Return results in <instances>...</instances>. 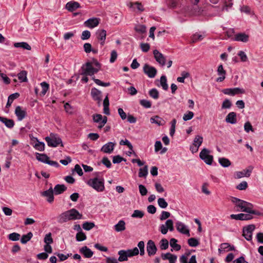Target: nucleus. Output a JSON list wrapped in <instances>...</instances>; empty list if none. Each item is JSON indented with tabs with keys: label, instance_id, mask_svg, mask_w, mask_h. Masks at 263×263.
Instances as JSON below:
<instances>
[{
	"label": "nucleus",
	"instance_id": "f704fd0d",
	"mask_svg": "<svg viewBox=\"0 0 263 263\" xmlns=\"http://www.w3.org/2000/svg\"><path fill=\"white\" fill-rule=\"evenodd\" d=\"M119 257L118 259L119 261H126L128 260V256L127 255L126 252L124 250H121L118 251V253Z\"/></svg>",
	"mask_w": 263,
	"mask_h": 263
},
{
	"label": "nucleus",
	"instance_id": "f8f14e48",
	"mask_svg": "<svg viewBox=\"0 0 263 263\" xmlns=\"http://www.w3.org/2000/svg\"><path fill=\"white\" fill-rule=\"evenodd\" d=\"M146 251L148 256H152L156 254L157 248L152 240H149L146 245Z\"/></svg>",
	"mask_w": 263,
	"mask_h": 263
},
{
	"label": "nucleus",
	"instance_id": "9b49d317",
	"mask_svg": "<svg viewBox=\"0 0 263 263\" xmlns=\"http://www.w3.org/2000/svg\"><path fill=\"white\" fill-rule=\"evenodd\" d=\"M222 92L226 95L230 96H235L239 93H245V90L243 88L235 87L233 88H226L222 90Z\"/></svg>",
	"mask_w": 263,
	"mask_h": 263
},
{
	"label": "nucleus",
	"instance_id": "3c124183",
	"mask_svg": "<svg viewBox=\"0 0 263 263\" xmlns=\"http://www.w3.org/2000/svg\"><path fill=\"white\" fill-rule=\"evenodd\" d=\"M76 238L77 241H82L86 240L87 237L83 231H81L80 232L77 233V234H76Z\"/></svg>",
	"mask_w": 263,
	"mask_h": 263
},
{
	"label": "nucleus",
	"instance_id": "a211bd4d",
	"mask_svg": "<svg viewBox=\"0 0 263 263\" xmlns=\"http://www.w3.org/2000/svg\"><path fill=\"white\" fill-rule=\"evenodd\" d=\"M115 144V143L109 142L101 147V151L104 153L110 154L113 152Z\"/></svg>",
	"mask_w": 263,
	"mask_h": 263
},
{
	"label": "nucleus",
	"instance_id": "6e6d98bb",
	"mask_svg": "<svg viewBox=\"0 0 263 263\" xmlns=\"http://www.w3.org/2000/svg\"><path fill=\"white\" fill-rule=\"evenodd\" d=\"M158 204L160 208L165 209L168 205L167 202L163 198H159L158 199Z\"/></svg>",
	"mask_w": 263,
	"mask_h": 263
},
{
	"label": "nucleus",
	"instance_id": "a18cd8bd",
	"mask_svg": "<svg viewBox=\"0 0 263 263\" xmlns=\"http://www.w3.org/2000/svg\"><path fill=\"white\" fill-rule=\"evenodd\" d=\"M160 248L161 250H166L168 248V241L166 238H162L160 241Z\"/></svg>",
	"mask_w": 263,
	"mask_h": 263
},
{
	"label": "nucleus",
	"instance_id": "7c9ffc66",
	"mask_svg": "<svg viewBox=\"0 0 263 263\" xmlns=\"http://www.w3.org/2000/svg\"><path fill=\"white\" fill-rule=\"evenodd\" d=\"M20 97V93H18V92H15V93H12L11 95H10L9 97H8V101H7V104H6V108H9L13 101L17 99V98H18Z\"/></svg>",
	"mask_w": 263,
	"mask_h": 263
},
{
	"label": "nucleus",
	"instance_id": "4be33fe9",
	"mask_svg": "<svg viewBox=\"0 0 263 263\" xmlns=\"http://www.w3.org/2000/svg\"><path fill=\"white\" fill-rule=\"evenodd\" d=\"M79 252L85 258H90L93 255V252L87 246H84L80 248Z\"/></svg>",
	"mask_w": 263,
	"mask_h": 263
},
{
	"label": "nucleus",
	"instance_id": "4d7b16f0",
	"mask_svg": "<svg viewBox=\"0 0 263 263\" xmlns=\"http://www.w3.org/2000/svg\"><path fill=\"white\" fill-rule=\"evenodd\" d=\"M119 143L121 145H126L130 150L133 151V146L132 143L127 139H125L124 140H121Z\"/></svg>",
	"mask_w": 263,
	"mask_h": 263
},
{
	"label": "nucleus",
	"instance_id": "4468645a",
	"mask_svg": "<svg viewBox=\"0 0 263 263\" xmlns=\"http://www.w3.org/2000/svg\"><path fill=\"white\" fill-rule=\"evenodd\" d=\"M96 37L100 42L102 46H104L105 43L106 37V31L104 29H98L96 32Z\"/></svg>",
	"mask_w": 263,
	"mask_h": 263
},
{
	"label": "nucleus",
	"instance_id": "49530a36",
	"mask_svg": "<svg viewBox=\"0 0 263 263\" xmlns=\"http://www.w3.org/2000/svg\"><path fill=\"white\" fill-rule=\"evenodd\" d=\"M160 84L161 85L162 87V88L165 90H167L168 89V85L167 84V79L165 76H162L160 78Z\"/></svg>",
	"mask_w": 263,
	"mask_h": 263
},
{
	"label": "nucleus",
	"instance_id": "9d476101",
	"mask_svg": "<svg viewBox=\"0 0 263 263\" xmlns=\"http://www.w3.org/2000/svg\"><path fill=\"white\" fill-rule=\"evenodd\" d=\"M54 193L52 186L45 191L41 193V195L43 197H46V201L49 203H51L54 201Z\"/></svg>",
	"mask_w": 263,
	"mask_h": 263
},
{
	"label": "nucleus",
	"instance_id": "393cba45",
	"mask_svg": "<svg viewBox=\"0 0 263 263\" xmlns=\"http://www.w3.org/2000/svg\"><path fill=\"white\" fill-rule=\"evenodd\" d=\"M250 169L243 170L242 171L237 172L236 173V178L239 179L243 177H250L251 175V173L252 171L253 167L252 166H250Z\"/></svg>",
	"mask_w": 263,
	"mask_h": 263
},
{
	"label": "nucleus",
	"instance_id": "c03bdc74",
	"mask_svg": "<svg viewBox=\"0 0 263 263\" xmlns=\"http://www.w3.org/2000/svg\"><path fill=\"white\" fill-rule=\"evenodd\" d=\"M95 227V223L93 222L86 221L82 225L83 228L86 230L89 231Z\"/></svg>",
	"mask_w": 263,
	"mask_h": 263
},
{
	"label": "nucleus",
	"instance_id": "20e7f679",
	"mask_svg": "<svg viewBox=\"0 0 263 263\" xmlns=\"http://www.w3.org/2000/svg\"><path fill=\"white\" fill-rule=\"evenodd\" d=\"M36 159L40 162L48 164L50 165L53 166L55 167L60 166L59 163L57 161L50 160L49 157L45 154H40L39 153H35Z\"/></svg>",
	"mask_w": 263,
	"mask_h": 263
},
{
	"label": "nucleus",
	"instance_id": "79ce46f5",
	"mask_svg": "<svg viewBox=\"0 0 263 263\" xmlns=\"http://www.w3.org/2000/svg\"><path fill=\"white\" fill-rule=\"evenodd\" d=\"M37 141V143L34 145V147L39 151H44L45 149V143L43 142H40L38 140L37 138H35Z\"/></svg>",
	"mask_w": 263,
	"mask_h": 263
},
{
	"label": "nucleus",
	"instance_id": "c756f323",
	"mask_svg": "<svg viewBox=\"0 0 263 263\" xmlns=\"http://www.w3.org/2000/svg\"><path fill=\"white\" fill-rule=\"evenodd\" d=\"M245 206L246 208H249V210L251 211V212H247L250 215L254 214L258 216L263 215V213L260 212L259 211L253 210V205L251 203L246 201Z\"/></svg>",
	"mask_w": 263,
	"mask_h": 263
},
{
	"label": "nucleus",
	"instance_id": "72a5a7b5",
	"mask_svg": "<svg viewBox=\"0 0 263 263\" xmlns=\"http://www.w3.org/2000/svg\"><path fill=\"white\" fill-rule=\"evenodd\" d=\"M14 46L16 48H22L28 50H30L31 49V46L26 42L15 43L14 44Z\"/></svg>",
	"mask_w": 263,
	"mask_h": 263
},
{
	"label": "nucleus",
	"instance_id": "a19ab883",
	"mask_svg": "<svg viewBox=\"0 0 263 263\" xmlns=\"http://www.w3.org/2000/svg\"><path fill=\"white\" fill-rule=\"evenodd\" d=\"M134 30L139 33H144L146 31V28L144 25H136L134 27Z\"/></svg>",
	"mask_w": 263,
	"mask_h": 263
},
{
	"label": "nucleus",
	"instance_id": "39448f33",
	"mask_svg": "<svg viewBox=\"0 0 263 263\" xmlns=\"http://www.w3.org/2000/svg\"><path fill=\"white\" fill-rule=\"evenodd\" d=\"M210 153L208 149L204 148L199 154L200 158L208 165H211L213 161V156L209 155Z\"/></svg>",
	"mask_w": 263,
	"mask_h": 263
},
{
	"label": "nucleus",
	"instance_id": "603ef678",
	"mask_svg": "<svg viewBox=\"0 0 263 263\" xmlns=\"http://www.w3.org/2000/svg\"><path fill=\"white\" fill-rule=\"evenodd\" d=\"M144 213L143 211L136 210L132 215L133 218H142L144 216Z\"/></svg>",
	"mask_w": 263,
	"mask_h": 263
},
{
	"label": "nucleus",
	"instance_id": "6ab92c4d",
	"mask_svg": "<svg viewBox=\"0 0 263 263\" xmlns=\"http://www.w3.org/2000/svg\"><path fill=\"white\" fill-rule=\"evenodd\" d=\"M14 113L17 118L18 121H21L27 116V112L25 110H23L22 107L17 106L15 108Z\"/></svg>",
	"mask_w": 263,
	"mask_h": 263
},
{
	"label": "nucleus",
	"instance_id": "c85d7f7f",
	"mask_svg": "<svg viewBox=\"0 0 263 263\" xmlns=\"http://www.w3.org/2000/svg\"><path fill=\"white\" fill-rule=\"evenodd\" d=\"M151 123H155L159 126L164 125L165 121L158 116H155L150 119Z\"/></svg>",
	"mask_w": 263,
	"mask_h": 263
},
{
	"label": "nucleus",
	"instance_id": "5701e85b",
	"mask_svg": "<svg viewBox=\"0 0 263 263\" xmlns=\"http://www.w3.org/2000/svg\"><path fill=\"white\" fill-rule=\"evenodd\" d=\"M217 73L219 76H220V77L217 78L216 81L218 82H222L226 78V71L224 70L222 64L218 66Z\"/></svg>",
	"mask_w": 263,
	"mask_h": 263
},
{
	"label": "nucleus",
	"instance_id": "7ed1b4c3",
	"mask_svg": "<svg viewBox=\"0 0 263 263\" xmlns=\"http://www.w3.org/2000/svg\"><path fill=\"white\" fill-rule=\"evenodd\" d=\"M45 141L49 147H55L59 144L63 146L61 138L56 134L51 133L49 137L45 138Z\"/></svg>",
	"mask_w": 263,
	"mask_h": 263
},
{
	"label": "nucleus",
	"instance_id": "2eb2a0df",
	"mask_svg": "<svg viewBox=\"0 0 263 263\" xmlns=\"http://www.w3.org/2000/svg\"><path fill=\"white\" fill-rule=\"evenodd\" d=\"M230 218L232 219L238 220H248L253 218V216L248 214L240 213L238 214H231Z\"/></svg>",
	"mask_w": 263,
	"mask_h": 263
},
{
	"label": "nucleus",
	"instance_id": "473e14b6",
	"mask_svg": "<svg viewBox=\"0 0 263 263\" xmlns=\"http://www.w3.org/2000/svg\"><path fill=\"white\" fill-rule=\"evenodd\" d=\"M193 142V144L197 147L194 151L196 152L198 149V147L201 145L203 142V137L201 136L197 135L194 138Z\"/></svg>",
	"mask_w": 263,
	"mask_h": 263
},
{
	"label": "nucleus",
	"instance_id": "bb28decb",
	"mask_svg": "<svg viewBox=\"0 0 263 263\" xmlns=\"http://www.w3.org/2000/svg\"><path fill=\"white\" fill-rule=\"evenodd\" d=\"M67 190V187L64 184H58L55 185L53 189V193L55 195L62 194Z\"/></svg>",
	"mask_w": 263,
	"mask_h": 263
},
{
	"label": "nucleus",
	"instance_id": "58836bf2",
	"mask_svg": "<svg viewBox=\"0 0 263 263\" xmlns=\"http://www.w3.org/2000/svg\"><path fill=\"white\" fill-rule=\"evenodd\" d=\"M33 236L32 233L30 232L26 235H23L21 238V242L23 244L26 243Z\"/></svg>",
	"mask_w": 263,
	"mask_h": 263
},
{
	"label": "nucleus",
	"instance_id": "37998d69",
	"mask_svg": "<svg viewBox=\"0 0 263 263\" xmlns=\"http://www.w3.org/2000/svg\"><path fill=\"white\" fill-rule=\"evenodd\" d=\"M148 174V166L145 165L143 168L139 169V177H146Z\"/></svg>",
	"mask_w": 263,
	"mask_h": 263
},
{
	"label": "nucleus",
	"instance_id": "de8ad7c7",
	"mask_svg": "<svg viewBox=\"0 0 263 263\" xmlns=\"http://www.w3.org/2000/svg\"><path fill=\"white\" fill-rule=\"evenodd\" d=\"M187 243L192 247H196L199 245L198 240L193 237L189 238L187 240Z\"/></svg>",
	"mask_w": 263,
	"mask_h": 263
},
{
	"label": "nucleus",
	"instance_id": "cd10ccee",
	"mask_svg": "<svg viewBox=\"0 0 263 263\" xmlns=\"http://www.w3.org/2000/svg\"><path fill=\"white\" fill-rule=\"evenodd\" d=\"M226 121L227 123L234 124L237 122V116L236 113L235 112H230L226 116Z\"/></svg>",
	"mask_w": 263,
	"mask_h": 263
},
{
	"label": "nucleus",
	"instance_id": "8fccbe9b",
	"mask_svg": "<svg viewBox=\"0 0 263 263\" xmlns=\"http://www.w3.org/2000/svg\"><path fill=\"white\" fill-rule=\"evenodd\" d=\"M20 238V235L15 232L12 233L8 235V238L11 241H15L18 240Z\"/></svg>",
	"mask_w": 263,
	"mask_h": 263
},
{
	"label": "nucleus",
	"instance_id": "1a4fd4ad",
	"mask_svg": "<svg viewBox=\"0 0 263 263\" xmlns=\"http://www.w3.org/2000/svg\"><path fill=\"white\" fill-rule=\"evenodd\" d=\"M143 72L146 74L149 78H154L157 72V70L153 66H150L147 64H145L143 68Z\"/></svg>",
	"mask_w": 263,
	"mask_h": 263
},
{
	"label": "nucleus",
	"instance_id": "412c9836",
	"mask_svg": "<svg viewBox=\"0 0 263 263\" xmlns=\"http://www.w3.org/2000/svg\"><path fill=\"white\" fill-rule=\"evenodd\" d=\"M80 7V5L78 2L73 1L68 2L65 6L66 9L70 12H73Z\"/></svg>",
	"mask_w": 263,
	"mask_h": 263
},
{
	"label": "nucleus",
	"instance_id": "052dcab7",
	"mask_svg": "<svg viewBox=\"0 0 263 263\" xmlns=\"http://www.w3.org/2000/svg\"><path fill=\"white\" fill-rule=\"evenodd\" d=\"M194 112L191 111H187L186 114H184L183 120L184 121L191 120L194 117Z\"/></svg>",
	"mask_w": 263,
	"mask_h": 263
},
{
	"label": "nucleus",
	"instance_id": "338daca9",
	"mask_svg": "<svg viewBox=\"0 0 263 263\" xmlns=\"http://www.w3.org/2000/svg\"><path fill=\"white\" fill-rule=\"evenodd\" d=\"M165 226L167 228V230H169L170 231L174 230L173 221L172 219L167 220L165 222Z\"/></svg>",
	"mask_w": 263,
	"mask_h": 263
},
{
	"label": "nucleus",
	"instance_id": "ea45409f",
	"mask_svg": "<svg viewBox=\"0 0 263 263\" xmlns=\"http://www.w3.org/2000/svg\"><path fill=\"white\" fill-rule=\"evenodd\" d=\"M125 252H126L128 257H131L137 255L139 253V249L137 247H135L133 249H128L125 250Z\"/></svg>",
	"mask_w": 263,
	"mask_h": 263
},
{
	"label": "nucleus",
	"instance_id": "423d86ee",
	"mask_svg": "<svg viewBox=\"0 0 263 263\" xmlns=\"http://www.w3.org/2000/svg\"><path fill=\"white\" fill-rule=\"evenodd\" d=\"M231 201L235 204L236 206L239 209H237V211H239L240 210L244 212H251V211L249 210V208H246V201L235 197H231Z\"/></svg>",
	"mask_w": 263,
	"mask_h": 263
},
{
	"label": "nucleus",
	"instance_id": "13d9d810",
	"mask_svg": "<svg viewBox=\"0 0 263 263\" xmlns=\"http://www.w3.org/2000/svg\"><path fill=\"white\" fill-rule=\"evenodd\" d=\"M149 96L155 99H157L159 98V92L156 88H153L149 91Z\"/></svg>",
	"mask_w": 263,
	"mask_h": 263
},
{
	"label": "nucleus",
	"instance_id": "bf43d9fd",
	"mask_svg": "<svg viewBox=\"0 0 263 263\" xmlns=\"http://www.w3.org/2000/svg\"><path fill=\"white\" fill-rule=\"evenodd\" d=\"M123 161H126V159L120 155H116L113 157L112 162L114 164L120 163Z\"/></svg>",
	"mask_w": 263,
	"mask_h": 263
},
{
	"label": "nucleus",
	"instance_id": "6e6552de",
	"mask_svg": "<svg viewBox=\"0 0 263 263\" xmlns=\"http://www.w3.org/2000/svg\"><path fill=\"white\" fill-rule=\"evenodd\" d=\"M82 72L81 73V75L83 76H93V72H92V70L93 69V67L92 66V63L88 62L86 63L85 64H83L81 67Z\"/></svg>",
	"mask_w": 263,
	"mask_h": 263
},
{
	"label": "nucleus",
	"instance_id": "c9c22d12",
	"mask_svg": "<svg viewBox=\"0 0 263 263\" xmlns=\"http://www.w3.org/2000/svg\"><path fill=\"white\" fill-rule=\"evenodd\" d=\"M27 75V72L26 71L22 70L17 74V76L21 82H26L28 81Z\"/></svg>",
	"mask_w": 263,
	"mask_h": 263
},
{
	"label": "nucleus",
	"instance_id": "864d4df0",
	"mask_svg": "<svg viewBox=\"0 0 263 263\" xmlns=\"http://www.w3.org/2000/svg\"><path fill=\"white\" fill-rule=\"evenodd\" d=\"M42 90L41 91V95L44 96L49 88V85L46 82H43L41 83Z\"/></svg>",
	"mask_w": 263,
	"mask_h": 263
},
{
	"label": "nucleus",
	"instance_id": "2f4dec72",
	"mask_svg": "<svg viewBox=\"0 0 263 263\" xmlns=\"http://www.w3.org/2000/svg\"><path fill=\"white\" fill-rule=\"evenodd\" d=\"M115 230L117 232H122L125 230V222L123 220H120L114 226Z\"/></svg>",
	"mask_w": 263,
	"mask_h": 263
},
{
	"label": "nucleus",
	"instance_id": "f257e3e1",
	"mask_svg": "<svg viewBox=\"0 0 263 263\" xmlns=\"http://www.w3.org/2000/svg\"><path fill=\"white\" fill-rule=\"evenodd\" d=\"M83 215L76 209H71L66 211L58 217V221L60 223H63L69 220H74L82 219Z\"/></svg>",
	"mask_w": 263,
	"mask_h": 263
},
{
	"label": "nucleus",
	"instance_id": "5fc2aeb1",
	"mask_svg": "<svg viewBox=\"0 0 263 263\" xmlns=\"http://www.w3.org/2000/svg\"><path fill=\"white\" fill-rule=\"evenodd\" d=\"M139 103L141 105L145 108H149L152 106L151 102L145 99L140 100Z\"/></svg>",
	"mask_w": 263,
	"mask_h": 263
},
{
	"label": "nucleus",
	"instance_id": "b1692460",
	"mask_svg": "<svg viewBox=\"0 0 263 263\" xmlns=\"http://www.w3.org/2000/svg\"><path fill=\"white\" fill-rule=\"evenodd\" d=\"M249 36L245 33H238L235 34L234 40L238 42L247 43L249 41Z\"/></svg>",
	"mask_w": 263,
	"mask_h": 263
},
{
	"label": "nucleus",
	"instance_id": "69168bd1",
	"mask_svg": "<svg viewBox=\"0 0 263 263\" xmlns=\"http://www.w3.org/2000/svg\"><path fill=\"white\" fill-rule=\"evenodd\" d=\"M229 247H231V245L229 243H228V242H224V243H222L220 246V248L218 249V252L219 253H221V252H222V251H227V249H229Z\"/></svg>",
	"mask_w": 263,
	"mask_h": 263
},
{
	"label": "nucleus",
	"instance_id": "680f3d73",
	"mask_svg": "<svg viewBox=\"0 0 263 263\" xmlns=\"http://www.w3.org/2000/svg\"><path fill=\"white\" fill-rule=\"evenodd\" d=\"M138 247L139 249V253L140 255L143 256L145 254L144 251V242L143 241H140L138 243Z\"/></svg>",
	"mask_w": 263,
	"mask_h": 263
},
{
	"label": "nucleus",
	"instance_id": "4c0bfd02",
	"mask_svg": "<svg viewBox=\"0 0 263 263\" xmlns=\"http://www.w3.org/2000/svg\"><path fill=\"white\" fill-rule=\"evenodd\" d=\"M177 240L175 238H171L170 241L171 247L175 251H178L181 249V246L177 243Z\"/></svg>",
	"mask_w": 263,
	"mask_h": 263
},
{
	"label": "nucleus",
	"instance_id": "09e8293b",
	"mask_svg": "<svg viewBox=\"0 0 263 263\" xmlns=\"http://www.w3.org/2000/svg\"><path fill=\"white\" fill-rule=\"evenodd\" d=\"M92 79L95 82L96 84L99 86H103V87H108L110 85V82H103L101 80L98 79H96L95 77L92 78Z\"/></svg>",
	"mask_w": 263,
	"mask_h": 263
},
{
	"label": "nucleus",
	"instance_id": "0eeeda50",
	"mask_svg": "<svg viewBox=\"0 0 263 263\" xmlns=\"http://www.w3.org/2000/svg\"><path fill=\"white\" fill-rule=\"evenodd\" d=\"M255 227L254 224H250L243 227L242 230L243 236L248 241L252 239V233L255 230Z\"/></svg>",
	"mask_w": 263,
	"mask_h": 263
},
{
	"label": "nucleus",
	"instance_id": "f03ea898",
	"mask_svg": "<svg viewBox=\"0 0 263 263\" xmlns=\"http://www.w3.org/2000/svg\"><path fill=\"white\" fill-rule=\"evenodd\" d=\"M86 183L98 192H103L105 190L104 179L102 177L89 179Z\"/></svg>",
	"mask_w": 263,
	"mask_h": 263
},
{
	"label": "nucleus",
	"instance_id": "0e129e2a",
	"mask_svg": "<svg viewBox=\"0 0 263 263\" xmlns=\"http://www.w3.org/2000/svg\"><path fill=\"white\" fill-rule=\"evenodd\" d=\"M91 36L90 32L88 30H84L82 32L81 38L82 40H86L90 38Z\"/></svg>",
	"mask_w": 263,
	"mask_h": 263
},
{
	"label": "nucleus",
	"instance_id": "e433bc0d",
	"mask_svg": "<svg viewBox=\"0 0 263 263\" xmlns=\"http://www.w3.org/2000/svg\"><path fill=\"white\" fill-rule=\"evenodd\" d=\"M218 162L223 167H228L231 164V161L226 158H219L218 159Z\"/></svg>",
	"mask_w": 263,
	"mask_h": 263
},
{
	"label": "nucleus",
	"instance_id": "f3484780",
	"mask_svg": "<svg viewBox=\"0 0 263 263\" xmlns=\"http://www.w3.org/2000/svg\"><path fill=\"white\" fill-rule=\"evenodd\" d=\"M176 227L177 231L180 233L187 235L188 236H190L189 230L187 229L186 226L182 222H177L176 223Z\"/></svg>",
	"mask_w": 263,
	"mask_h": 263
},
{
	"label": "nucleus",
	"instance_id": "ddd939ff",
	"mask_svg": "<svg viewBox=\"0 0 263 263\" xmlns=\"http://www.w3.org/2000/svg\"><path fill=\"white\" fill-rule=\"evenodd\" d=\"M153 54L156 61L161 66H164L166 63L165 57L162 53L158 50L155 49L153 51Z\"/></svg>",
	"mask_w": 263,
	"mask_h": 263
},
{
	"label": "nucleus",
	"instance_id": "a878e982",
	"mask_svg": "<svg viewBox=\"0 0 263 263\" xmlns=\"http://www.w3.org/2000/svg\"><path fill=\"white\" fill-rule=\"evenodd\" d=\"M0 121L3 123L8 128H12L14 125V121L12 119H8L5 117H2L0 116Z\"/></svg>",
	"mask_w": 263,
	"mask_h": 263
},
{
	"label": "nucleus",
	"instance_id": "e2e57ef3",
	"mask_svg": "<svg viewBox=\"0 0 263 263\" xmlns=\"http://www.w3.org/2000/svg\"><path fill=\"white\" fill-rule=\"evenodd\" d=\"M44 241L46 244H51L53 243V239L51 236V233H49L45 236Z\"/></svg>",
	"mask_w": 263,
	"mask_h": 263
},
{
	"label": "nucleus",
	"instance_id": "774afa93",
	"mask_svg": "<svg viewBox=\"0 0 263 263\" xmlns=\"http://www.w3.org/2000/svg\"><path fill=\"white\" fill-rule=\"evenodd\" d=\"M247 187L248 183L246 181H244L238 184L236 186V189L239 190H246Z\"/></svg>",
	"mask_w": 263,
	"mask_h": 263
},
{
	"label": "nucleus",
	"instance_id": "aec40b11",
	"mask_svg": "<svg viewBox=\"0 0 263 263\" xmlns=\"http://www.w3.org/2000/svg\"><path fill=\"white\" fill-rule=\"evenodd\" d=\"M90 94L93 100L100 102L102 100V92L100 90L95 87L92 88Z\"/></svg>",
	"mask_w": 263,
	"mask_h": 263
},
{
	"label": "nucleus",
	"instance_id": "dca6fc26",
	"mask_svg": "<svg viewBox=\"0 0 263 263\" xmlns=\"http://www.w3.org/2000/svg\"><path fill=\"white\" fill-rule=\"evenodd\" d=\"M100 22V18L97 17H92L88 19L84 22V25L89 28H93L97 26Z\"/></svg>",
	"mask_w": 263,
	"mask_h": 263
}]
</instances>
